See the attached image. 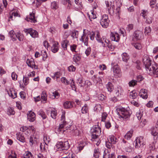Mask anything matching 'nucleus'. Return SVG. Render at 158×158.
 I'll list each match as a JSON object with an SVG mask.
<instances>
[{"label": "nucleus", "instance_id": "f03ea898", "mask_svg": "<svg viewBox=\"0 0 158 158\" xmlns=\"http://www.w3.org/2000/svg\"><path fill=\"white\" fill-rule=\"evenodd\" d=\"M118 114L119 118H122L123 119H126L129 117L130 114L128 110L124 108H120L118 109Z\"/></svg>", "mask_w": 158, "mask_h": 158}, {"label": "nucleus", "instance_id": "4468645a", "mask_svg": "<svg viewBox=\"0 0 158 158\" xmlns=\"http://www.w3.org/2000/svg\"><path fill=\"white\" fill-rule=\"evenodd\" d=\"M85 30H83V34L80 39V40L83 42L85 45L87 46L88 45V41L89 40V36L88 35H86L84 33Z\"/></svg>", "mask_w": 158, "mask_h": 158}, {"label": "nucleus", "instance_id": "4c0bfd02", "mask_svg": "<svg viewBox=\"0 0 158 158\" xmlns=\"http://www.w3.org/2000/svg\"><path fill=\"white\" fill-rule=\"evenodd\" d=\"M157 131V127H153L151 130V134L154 136H156L158 134Z\"/></svg>", "mask_w": 158, "mask_h": 158}, {"label": "nucleus", "instance_id": "4be33fe9", "mask_svg": "<svg viewBox=\"0 0 158 158\" xmlns=\"http://www.w3.org/2000/svg\"><path fill=\"white\" fill-rule=\"evenodd\" d=\"M69 43V40L66 39H64L61 42L62 47L64 50H66L67 49V46Z\"/></svg>", "mask_w": 158, "mask_h": 158}, {"label": "nucleus", "instance_id": "e2e57ef3", "mask_svg": "<svg viewBox=\"0 0 158 158\" xmlns=\"http://www.w3.org/2000/svg\"><path fill=\"white\" fill-rule=\"evenodd\" d=\"M107 114L106 112H104L102 114V121L104 122L107 117Z\"/></svg>", "mask_w": 158, "mask_h": 158}, {"label": "nucleus", "instance_id": "b1692460", "mask_svg": "<svg viewBox=\"0 0 158 158\" xmlns=\"http://www.w3.org/2000/svg\"><path fill=\"white\" fill-rule=\"evenodd\" d=\"M106 87L107 90L110 92H111L114 89V86L112 84L109 82L108 84L106 85Z\"/></svg>", "mask_w": 158, "mask_h": 158}, {"label": "nucleus", "instance_id": "f257e3e1", "mask_svg": "<svg viewBox=\"0 0 158 158\" xmlns=\"http://www.w3.org/2000/svg\"><path fill=\"white\" fill-rule=\"evenodd\" d=\"M91 140L92 141H97L95 143L96 145H98L100 143L99 136L101 134V128L98 125H95L91 129Z\"/></svg>", "mask_w": 158, "mask_h": 158}, {"label": "nucleus", "instance_id": "39448f33", "mask_svg": "<svg viewBox=\"0 0 158 158\" xmlns=\"http://www.w3.org/2000/svg\"><path fill=\"white\" fill-rule=\"evenodd\" d=\"M142 61L145 68L151 69V68L150 67L151 64V60L148 55L145 54L143 55V57Z\"/></svg>", "mask_w": 158, "mask_h": 158}, {"label": "nucleus", "instance_id": "72a5a7b5", "mask_svg": "<svg viewBox=\"0 0 158 158\" xmlns=\"http://www.w3.org/2000/svg\"><path fill=\"white\" fill-rule=\"evenodd\" d=\"M24 38V36L23 34L20 32H19L17 33L16 39H18L20 41H23Z\"/></svg>", "mask_w": 158, "mask_h": 158}, {"label": "nucleus", "instance_id": "a211bd4d", "mask_svg": "<svg viewBox=\"0 0 158 158\" xmlns=\"http://www.w3.org/2000/svg\"><path fill=\"white\" fill-rule=\"evenodd\" d=\"M143 35L142 32L140 31H135L134 35L135 39L136 40H140L142 38V36Z\"/></svg>", "mask_w": 158, "mask_h": 158}, {"label": "nucleus", "instance_id": "f3484780", "mask_svg": "<svg viewBox=\"0 0 158 158\" xmlns=\"http://www.w3.org/2000/svg\"><path fill=\"white\" fill-rule=\"evenodd\" d=\"M47 94L45 91H43L41 94V102L43 103L46 102L47 100Z\"/></svg>", "mask_w": 158, "mask_h": 158}, {"label": "nucleus", "instance_id": "de8ad7c7", "mask_svg": "<svg viewBox=\"0 0 158 158\" xmlns=\"http://www.w3.org/2000/svg\"><path fill=\"white\" fill-rule=\"evenodd\" d=\"M31 130L33 131L34 130V128L32 126H29L28 129L26 131L25 134L28 135L30 133Z\"/></svg>", "mask_w": 158, "mask_h": 158}, {"label": "nucleus", "instance_id": "393cba45", "mask_svg": "<svg viewBox=\"0 0 158 158\" xmlns=\"http://www.w3.org/2000/svg\"><path fill=\"white\" fill-rule=\"evenodd\" d=\"M9 35L13 41H15L16 40L17 33L15 34L13 30L10 31L9 33Z\"/></svg>", "mask_w": 158, "mask_h": 158}, {"label": "nucleus", "instance_id": "2f4dec72", "mask_svg": "<svg viewBox=\"0 0 158 158\" xmlns=\"http://www.w3.org/2000/svg\"><path fill=\"white\" fill-rule=\"evenodd\" d=\"M8 94L9 96L13 98H15L17 97V93L15 91H11V90L8 91Z\"/></svg>", "mask_w": 158, "mask_h": 158}, {"label": "nucleus", "instance_id": "473e14b6", "mask_svg": "<svg viewBox=\"0 0 158 158\" xmlns=\"http://www.w3.org/2000/svg\"><path fill=\"white\" fill-rule=\"evenodd\" d=\"M17 138L18 140L22 142H25V139L24 137L22 136L20 134V133H17Z\"/></svg>", "mask_w": 158, "mask_h": 158}, {"label": "nucleus", "instance_id": "c9c22d12", "mask_svg": "<svg viewBox=\"0 0 158 158\" xmlns=\"http://www.w3.org/2000/svg\"><path fill=\"white\" fill-rule=\"evenodd\" d=\"M100 154L99 150L98 148L95 149L94 150V156L95 158H98Z\"/></svg>", "mask_w": 158, "mask_h": 158}, {"label": "nucleus", "instance_id": "338daca9", "mask_svg": "<svg viewBox=\"0 0 158 158\" xmlns=\"http://www.w3.org/2000/svg\"><path fill=\"white\" fill-rule=\"evenodd\" d=\"M110 157V153L108 152V150H107V153H106V151H105L103 156V158H109Z\"/></svg>", "mask_w": 158, "mask_h": 158}, {"label": "nucleus", "instance_id": "a878e982", "mask_svg": "<svg viewBox=\"0 0 158 158\" xmlns=\"http://www.w3.org/2000/svg\"><path fill=\"white\" fill-rule=\"evenodd\" d=\"M133 133V131L132 130H130L124 136L125 139L127 140L130 139Z\"/></svg>", "mask_w": 158, "mask_h": 158}, {"label": "nucleus", "instance_id": "2eb2a0df", "mask_svg": "<svg viewBox=\"0 0 158 158\" xmlns=\"http://www.w3.org/2000/svg\"><path fill=\"white\" fill-rule=\"evenodd\" d=\"M115 94L116 97H119L123 94V90L122 88L120 86H118L115 88Z\"/></svg>", "mask_w": 158, "mask_h": 158}, {"label": "nucleus", "instance_id": "f8f14e48", "mask_svg": "<svg viewBox=\"0 0 158 158\" xmlns=\"http://www.w3.org/2000/svg\"><path fill=\"white\" fill-rule=\"evenodd\" d=\"M27 119L31 122H33L35 118V113L30 111L28 112L27 114Z\"/></svg>", "mask_w": 158, "mask_h": 158}, {"label": "nucleus", "instance_id": "13d9d810", "mask_svg": "<svg viewBox=\"0 0 158 158\" xmlns=\"http://www.w3.org/2000/svg\"><path fill=\"white\" fill-rule=\"evenodd\" d=\"M137 81H136L133 80L130 81L129 83V85L130 86L133 87L136 84Z\"/></svg>", "mask_w": 158, "mask_h": 158}, {"label": "nucleus", "instance_id": "6e6552de", "mask_svg": "<svg viewBox=\"0 0 158 158\" xmlns=\"http://www.w3.org/2000/svg\"><path fill=\"white\" fill-rule=\"evenodd\" d=\"M24 32L27 34H30L31 36L33 38H36L38 37V32L31 28L29 29H25L24 30Z\"/></svg>", "mask_w": 158, "mask_h": 158}, {"label": "nucleus", "instance_id": "6ab92c4d", "mask_svg": "<svg viewBox=\"0 0 158 158\" xmlns=\"http://www.w3.org/2000/svg\"><path fill=\"white\" fill-rule=\"evenodd\" d=\"M85 81H84L83 80V77L80 76L77 79V83L79 84V85L81 87H84L85 85Z\"/></svg>", "mask_w": 158, "mask_h": 158}, {"label": "nucleus", "instance_id": "603ef678", "mask_svg": "<svg viewBox=\"0 0 158 158\" xmlns=\"http://www.w3.org/2000/svg\"><path fill=\"white\" fill-rule=\"evenodd\" d=\"M51 8L53 9H56L58 7L57 4L56 2H53L51 4Z\"/></svg>", "mask_w": 158, "mask_h": 158}, {"label": "nucleus", "instance_id": "9d476101", "mask_svg": "<svg viewBox=\"0 0 158 158\" xmlns=\"http://www.w3.org/2000/svg\"><path fill=\"white\" fill-rule=\"evenodd\" d=\"M110 37L112 40L117 42H118L120 39L119 34L115 32H111Z\"/></svg>", "mask_w": 158, "mask_h": 158}, {"label": "nucleus", "instance_id": "9b49d317", "mask_svg": "<svg viewBox=\"0 0 158 158\" xmlns=\"http://www.w3.org/2000/svg\"><path fill=\"white\" fill-rule=\"evenodd\" d=\"M28 22H30L31 23H35L36 20L35 18V15L33 13H31L29 15H28L25 19Z\"/></svg>", "mask_w": 158, "mask_h": 158}, {"label": "nucleus", "instance_id": "5701e85b", "mask_svg": "<svg viewBox=\"0 0 158 158\" xmlns=\"http://www.w3.org/2000/svg\"><path fill=\"white\" fill-rule=\"evenodd\" d=\"M144 141L143 138L142 136L137 138L135 140V141L138 142L139 144H141V147H142L145 145V143Z\"/></svg>", "mask_w": 158, "mask_h": 158}, {"label": "nucleus", "instance_id": "1a4fd4ad", "mask_svg": "<svg viewBox=\"0 0 158 158\" xmlns=\"http://www.w3.org/2000/svg\"><path fill=\"white\" fill-rule=\"evenodd\" d=\"M52 45L51 47V51L53 53L56 52L59 50V43L57 41H52Z\"/></svg>", "mask_w": 158, "mask_h": 158}, {"label": "nucleus", "instance_id": "cd10ccee", "mask_svg": "<svg viewBox=\"0 0 158 158\" xmlns=\"http://www.w3.org/2000/svg\"><path fill=\"white\" fill-rule=\"evenodd\" d=\"M123 60L125 62H127L129 59V55L126 53H123L122 55Z\"/></svg>", "mask_w": 158, "mask_h": 158}, {"label": "nucleus", "instance_id": "c85d7f7f", "mask_svg": "<svg viewBox=\"0 0 158 158\" xmlns=\"http://www.w3.org/2000/svg\"><path fill=\"white\" fill-rule=\"evenodd\" d=\"M108 140L109 141H110L112 143L115 144L116 142H117L118 140L114 135H111L109 136Z\"/></svg>", "mask_w": 158, "mask_h": 158}, {"label": "nucleus", "instance_id": "37998d69", "mask_svg": "<svg viewBox=\"0 0 158 158\" xmlns=\"http://www.w3.org/2000/svg\"><path fill=\"white\" fill-rule=\"evenodd\" d=\"M137 96V93L135 92V91H132L130 93V98H131L132 99H135Z\"/></svg>", "mask_w": 158, "mask_h": 158}, {"label": "nucleus", "instance_id": "a19ab883", "mask_svg": "<svg viewBox=\"0 0 158 158\" xmlns=\"http://www.w3.org/2000/svg\"><path fill=\"white\" fill-rule=\"evenodd\" d=\"M23 156L24 158H32V155L31 152H26L23 155Z\"/></svg>", "mask_w": 158, "mask_h": 158}, {"label": "nucleus", "instance_id": "49530a36", "mask_svg": "<svg viewBox=\"0 0 158 158\" xmlns=\"http://www.w3.org/2000/svg\"><path fill=\"white\" fill-rule=\"evenodd\" d=\"M78 31H74L72 32L71 36H72L73 38H77L78 37Z\"/></svg>", "mask_w": 158, "mask_h": 158}, {"label": "nucleus", "instance_id": "052dcab7", "mask_svg": "<svg viewBox=\"0 0 158 158\" xmlns=\"http://www.w3.org/2000/svg\"><path fill=\"white\" fill-rule=\"evenodd\" d=\"M53 94V99L57 98L59 96V94L56 91L53 92L52 93Z\"/></svg>", "mask_w": 158, "mask_h": 158}, {"label": "nucleus", "instance_id": "0e129e2a", "mask_svg": "<svg viewBox=\"0 0 158 158\" xmlns=\"http://www.w3.org/2000/svg\"><path fill=\"white\" fill-rule=\"evenodd\" d=\"M89 35H90V40H94V36L95 35V32H90V34H89Z\"/></svg>", "mask_w": 158, "mask_h": 158}, {"label": "nucleus", "instance_id": "bb28decb", "mask_svg": "<svg viewBox=\"0 0 158 158\" xmlns=\"http://www.w3.org/2000/svg\"><path fill=\"white\" fill-rule=\"evenodd\" d=\"M95 38L96 40L99 43H101L102 44H103V42L102 39L101 38L100 33L98 31L95 32Z\"/></svg>", "mask_w": 158, "mask_h": 158}, {"label": "nucleus", "instance_id": "423d86ee", "mask_svg": "<svg viewBox=\"0 0 158 158\" xmlns=\"http://www.w3.org/2000/svg\"><path fill=\"white\" fill-rule=\"evenodd\" d=\"M109 22L108 15H104L100 20V23L103 27L106 28L108 26Z\"/></svg>", "mask_w": 158, "mask_h": 158}, {"label": "nucleus", "instance_id": "69168bd1", "mask_svg": "<svg viewBox=\"0 0 158 158\" xmlns=\"http://www.w3.org/2000/svg\"><path fill=\"white\" fill-rule=\"evenodd\" d=\"M133 28V25L132 24H129L127 26L126 28V30L128 32H129L131 30H132Z\"/></svg>", "mask_w": 158, "mask_h": 158}, {"label": "nucleus", "instance_id": "8fccbe9b", "mask_svg": "<svg viewBox=\"0 0 158 158\" xmlns=\"http://www.w3.org/2000/svg\"><path fill=\"white\" fill-rule=\"evenodd\" d=\"M51 117L55 119L57 113L55 109H53L51 111Z\"/></svg>", "mask_w": 158, "mask_h": 158}, {"label": "nucleus", "instance_id": "7c9ffc66", "mask_svg": "<svg viewBox=\"0 0 158 158\" xmlns=\"http://www.w3.org/2000/svg\"><path fill=\"white\" fill-rule=\"evenodd\" d=\"M113 72L115 77H120L121 76V70H113Z\"/></svg>", "mask_w": 158, "mask_h": 158}, {"label": "nucleus", "instance_id": "79ce46f5", "mask_svg": "<svg viewBox=\"0 0 158 158\" xmlns=\"http://www.w3.org/2000/svg\"><path fill=\"white\" fill-rule=\"evenodd\" d=\"M41 56H42V60L45 61L47 58V55L45 51H42L41 52Z\"/></svg>", "mask_w": 158, "mask_h": 158}, {"label": "nucleus", "instance_id": "c03bdc74", "mask_svg": "<svg viewBox=\"0 0 158 158\" xmlns=\"http://www.w3.org/2000/svg\"><path fill=\"white\" fill-rule=\"evenodd\" d=\"M132 45L136 49L138 50L142 48L141 44L139 43H133Z\"/></svg>", "mask_w": 158, "mask_h": 158}, {"label": "nucleus", "instance_id": "09e8293b", "mask_svg": "<svg viewBox=\"0 0 158 158\" xmlns=\"http://www.w3.org/2000/svg\"><path fill=\"white\" fill-rule=\"evenodd\" d=\"M61 81L64 84L67 85L70 83V81H68L65 77H63L61 78Z\"/></svg>", "mask_w": 158, "mask_h": 158}, {"label": "nucleus", "instance_id": "dca6fc26", "mask_svg": "<svg viewBox=\"0 0 158 158\" xmlns=\"http://www.w3.org/2000/svg\"><path fill=\"white\" fill-rule=\"evenodd\" d=\"M139 95L143 99L148 98L147 90L144 89H142L139 92Z\"/></svg>", "mask_w": 158, "mask_h": 158}, {"label": "nucleus", "instance_id": "aec40b11", "mask_svg": "<svg viewBox=\"0 0 158 158\" xmlns=\"http://www.w3.org/2000/svg\"><path fill=\"white\" fill-rule=\"evenodd\" d=\"M39 139V138L35 136H33L31 135L30 136V139H29V142L31 146H32L33 144L35 143V142H37V140Z\"/></svg>", "mask_w": 158, "mask_h": 158}, {"label": "nucleus", "instance_id": "774afa93", "mask_svg": "<svg viewBox=\"0 0 158 158\" xmlns=\"http://www.w3.org/2000/svg\"><path fill=\"white\" fill-rule=\"evenodd\" d=\"M136 115L138 119L140 120L143 115V114L140 111L137 112Z\"/></svg>", "mask_w": 158, "mask_h": 158}, {"label": "nucleus", "instance_id": "ddd939ff", "mask_svg": "<svg viewBox=\"0 0 158 158\" xmlns=\"http://www.w3.org/2000/svg\"><path fill=\"white\" fill-rule=\"evenodd\" d=\"M26 63L28 66L31 68L33 69L34 68V69H37V67H35V63L33 59H27L26 60Z\"/></svg>", "mask_w": 158, "mask_h": 158}, {"label": "nucleus", "instance_id": "864d4df0", "mask_svg": "<svg viewBox=\"0 0 158 158\" xmlns=\"http://www.w3.org/2000/svg\"><path fill=\"white\" fill-rule=\"evenodd\" d=\"M81 59V57L79 55H74L73 57V60L74 62L76 63L79 61Z\"/></svg>", "mask_w": 158, "mask_h": 158}, {"label": "nucleus", "instance_id": "0eeeda50", "mask_svg": "<svg viewBox=\"0 0 158 158\" xmlns=\"http://www.w3.org/2000/svg\"><path fill=\"white\" fill-rule=\"evenodd\" d=\"M105 3L108 9V12L111 15H113L114 13V6L113 2L106 1Z\"/></svg>", "mask_w": 158, "mask_h": 158}, {"label": "nucleus", "instance_id": "680f3d73", "mask_svg": "<svg viewBox=\"0 0 158 158\" xmlns=\"http://www.w3.org/2000/svg\"><path fill=\"white\" fill-rule=\"evenodd\" d=\"M156 3V0H152L150 2V6L152 8L155 7V4Z\"/></svg>", "mask_w": 158, "mask_h": 158}, {"label": "nucleus", "instance_id": "c756f323", "mask_svg": "<svg viewBox=\"0 0 158 158\" xmlns=\"http://www.w3.org/2000/svg\"><path fill=\"white\" fill-rule=\"evenodd\" d=\"M40 116H41L43 119L44 124H45L46 122V118H47V116L45 112L43 110H40Z\"/></svg>", "mask_w": 158, "mask_h": 158}, {"label": "nucleus", "instance_id": "ea45409f", "mask_svg": "<svg viewBox=\"0 0 158 158\" xmlns=\"http://www.w3.org/2000/svg\"><path fill=\"white\" fill-rule=\"evenodd\" d=\"M151 29L150 27H146L145 29L144 33L146 35H149L151 33Z\"/></svg>", "mask_w": 158, "mask_h": 158}, {"label": "nucleus", "instance_id": "58836bf2", "mask_svg": "<svg viewBox=\"0 0 158 158\" xmlns=\"http://www.w3.org/2000/svg\"><path fill=\"white\" fill-rule=\"evenodd\" d=\"M81 113L82 114H86L88 111V107L87 105L85 104L81 109Z\"/></svg>", "mask_w": 158, "mask_h": 158}, {"label": "nucleus", "instance_id": "3c124183", "mask_svg": "<svg viewBox=\"0 0 158 158\" xmlns=\"http://www.w3.org/2000/svg\"><path fill=\"white\" fill-rule=\"evenodd\" d=\"M148 13L147 10H142L141 11V15H142L143 18H146V16Z\"/></svg>", "mask_w": 158, "mask_h": 158}, {"label": "nucleus", "instance_id": "4d7b16f0", "mask_svg": "<svg viewBox=\"0 0 158 158\" xmlns=\"http://www.w3.org/2000/svg\"><path fill=\"white\" fill-rule=\"evenodd\" d=\"M146 73L150 75H154L155 70H146Z\"/></svg>", "mask_w": 158, "mask_h": 158}, {"label": "nucleus", "instance_id": "5fc2aeb1", "mask_svg": "<svg viewBox=\"0 0 158 158\" xmlns=\"http://www.w3.org/2000/svg\"><path fill=\"white\" fill-rule=\"evenodd\" d=\"M102 40L103 41V43L105 42V44H102L103 45L102 46L103 47H105L106 46H107L108 45V44H110V41L108 40H107L106 39H105V38H103L102 39Z\"/></svg>", "mask_w": 158, "mask_h": 158}, {"label": "nucleus", "instance_id": "412c9836", "mask_svg": "<svg viewBox=\"0 0 158 158\" xmlns=\"http://www.w3.org/2000/svg\"><path fill=\"white\" fill-rule=\"evenodd\" d=\"M63 106L65 109L71 108L73 107V103L70 101H66L64 102Z\"/></svg>", "mask_w": 158, "mask_h": 158}, {"label": "nucleus", "instance_id": "a18cd8bd", "mask_svg": "<svg viewBox=\"0 0 158 158\" xmlns=\"http://www.w3.org/2000/svg\"><path fill=\"white\" fill-rule=\"evenodd\" d=\"M102 107L100 104H96L95 106L94 110L97 111H99L101 110Z\"/></svg>", "mask_w": 158, "mask_h": 158}, {"label": "nucleus", "instance_id": "bf43d9fd", "mask_svg": "<svg viewBox=\"0 0 158 158\" xmlns=\"http://www.w3.org/2000/svg\"><path fill=\"white\" fill-rule=\"evenodd\" d=\"M23 82L25 85L28 84L29 82V79L28 77H24L23 78Z\"/></svg>", "mask_w": 158, "mask_h": 158}, {"label": "nucleus", "instance_id": "20e7f679", "mask_svg": "<svg viewBox=\"0 0 158 158\" xmlns=\"http://www.w3.org/2000/svg\"><path fill=\"white\" fill-rule=\"evenodd\" d=\"M56 146L58 149H60L63 151L68 150L69 148V145L68 141L64 142H59L56 144Z\"/></svg>", "mask_w": 158, "mask_h": 158}, {"label": "nucleus", "instance_id": "6e6d98bb", "mask_svg": "<svg viewBox=\"0 0 158 158\" xmlns=\"http://www.w3.org/2000/svg\"><path fill=\"white\" fill-rule=\"evenodd\" d=\"M44 141L46 144L48 143L49 142V138L46 135H45L44 136Z\"/></svg>", "mask_w": 158, "mask_h": 158}, {"label": "nucleus", "instance_id": "e433bc0d", "mask_svg": "<svg viewBox=\"0 0 158 158\" xmlns=\"http://www.w3.org/2000/svg\"><path fill=\"white\" fill-rule=\"evenodd\" d=\"M7 113L8 115H14L15 112L12 108L9 107L7 110Z\"/></svg>", "mask_w": 158, "mask_h": 158}, {"label": "nucleus", "instance_id": "f704fd0d", "mask_svg": "<svg viewBox=\"0 0 158 158\" xmlns=\"http://www.w3.org/2000/svg\"><path fill=\"white\" fill-rule=\"evenodd\" d=\"M91 14L90 15H89V17L90 20L91 21L92 19H94L96 18V15L95 14V12L94 11H93L92 10L90 11Z\"/></svg>", "mask_w": 158, "mask_h": 158}, {"label": "nucleus", "instance_id": "7ed1b4c3", "mask_svg": "<svg viewBox=\"0 0 158 158\" xmlns=\"http://www.w3.org/2000/svg\"><path fill=\"white\" fill-rule=\"evenodd\" d=\"M65 114V112H63L61 119V120L62 123L60 125V126L58 128H56L57 130L59 132H61L62 133H63L64 131H65V130L67 129L69 127H66L65 128L64 127L67 124L66 122V121H64Z\"/></svg>", "mask_w": 158, "mask_h": 158}]
</instances>
